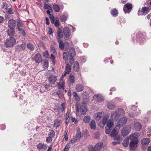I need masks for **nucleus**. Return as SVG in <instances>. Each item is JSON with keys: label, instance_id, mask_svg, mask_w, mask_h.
I'll list each match as a JSON object with an SVG mask.
<instances>
[{"label": "nucleus", "instance_id": "obj_23", "mask_svg": "<svg viewBox=\"0 0 151 151\" xmlns=\"http://www.w3.org/2000/svg\"><path fill=\"white\" fill-rule=\"evenodd\" d=\"M43 67L44 68H47L48 66V61L46 59L42 60L41 62Z\"/></svg>", "mask_w": 151, "mask_h": 151}, {"label": "nucleus", "instance_id": "obj_4", "mask_svg": "<svg viewBox=\"0 0 151 151\" xmlns=\"http://www.w3.org/2000/svg\"><path fill=\"white\" fill-rule=\"evenodd\" d=\"M131 127L130 126L127 125L123 127L122 130V135L123 136H126L128 135L130 132L131 130Z\"/></svg>", "mask_w": 151, "mask_h": 151}, {"label": "nucleus", "instance_id": "obj_14", "mask_svg": "<svg viewBox=\"0 0 151 151\" xmlns=\"http://www.w3.org/2000/svg\"><path fill=\"white\" fill-rule=\"evenodd\" d=\"M57 80V77L54 75H50L48 78V82L51 84H54Z\"/></svg>", "mask_w": 151, "mask_h": 151}, {"label": "nucleus", "instance_id": "obj_54", "mask_svg": "<svg viewBox=\"0 0 151 151\" xmlns=\"http://www.w3.org/2000/svg\"><path fill=\"white\" fill-rule=\"evenodd\" d=\"M44 8L45 9H48L49 10L52 9V8L49 5L47 4H45L44 5Z\"/></svg>", "mask_w": 151, "mask_h": 151}, {"label": "nucleus", "instance_id": "obj_21", "mask_svg": "<svg viewBox=\"0 0 151 151\" xmlns=\"http://www.w3.org/2000/svg\"><path fill=\"white\" fill-rule=\"evenodd\" d=\"M93 98L95 100L100 102H101L104 100L103 97L101 95H94L93 96Z\"/></svg>", "mask_w": 151, "mask_h": 151}, {"label": "nucleus", "instance_id": "obj_22", "mask_svg": "<svg viewBox=\"0 0 151 151\" xmlns=\"http://www.w3.org/2000/svg\"><path fill=\"white\" fill-rule=\"evenodd\" d=\"M83 88V86L82 85L78 84L76 86L75 89L77 92H78L82 91Z\"/></svg>", "mask_w": 151, "mask_h": 151}, {"label": "nucleus", "instance_id": "obj_40", "mask_svg": "<svg viewBox=\"0 0 151 151\" xmlns=\"http://www.w3.org/2000/svg\"><path fill=\"white\" fill-rule=\"evenodd\" d=\"M115 139L116 140V141L118 142V143H120L122 141V138L121 137L118 135L115 137Z\"/></svg>", "mask_w": 151, "mask_h": 151}, {"label": "nucleus", "instance_id": "obj_39", "mask_svg": "<svg viewBox=\"0 0 151 151\" xmlns=\"http://www.w3.org/2000/svg\"><path fill=\"white\" fill-rule=\"evenodd\" d=\"M90 117L88 116H86L84 117L83 121L85 123H88L90 121Z\"/></svg>", "mask_w": 151, "mask_h": 151}, {"label": "nucleus", "instance_id": "obj_47", "mask_svg": "<svg viewBox=\"0 0 151 151\" xmlns=\"http://www.w3.org/2000/svg\"><path fill=\"white\" fill-rule=\"evenodd\" d=\"M89 151H96L94 147L92 145H90L88 146Z\"/></svg>", "mask_w": 151, "mask_h": 151}, {"label": "nucleus", "instance_id": "obj_31", "mask_svg": "<svg viewBox=\"0 0 151 151\" xmlns=\"http://www.w3.org/2000/svg\"><path fill=\"white\" fill-rule=\"evenodd\" d=\"M102 144L99 143H97L94 146V148L96 151H98L101 148Z\"/></svg>", "mask_w": 151, "mask_h": 151}, {"label": "nucleus", "instance_id": "obj_17", "mask_svg": "<svg viewBox=\"0 0 151 151\" xmlns=\"http://www.w3.org/2000/svg\"><path fill=\"white\" fill-rule=\"evenodd\" d=\"M34 60L37 63H39L42 60L41 55L39 54H36L35 56Z\"/></svg>", "mask_w": 151, "mask_h": 151}, {"label": "nucleus", "instance_id": "obj_1", "mask_svg": "<svg viewBox=\"0 0 151 151\" xmlns=\"http://www.w3.org/2000/svg\"><path fill=\"white\" fill-rule=\"evenodd\" d=\"M76 55L75 49L73 47H70L67 52H64L63 54V57L65 63H67L68 60L69 62L72 65L74 63L73 57Z\"/></svg>", "mask_w": 151, "mask_h": 151}, {"label": "nucleus", "instance_id": "obj_3", "mask_svg": "<svg viewBox=\"0 0 151 151\" xmlns=\"http://www.w3.org/2000/svg\"><path fill=\"white\" fill-rule=\"evenodd\" d=\"M16 40L14 38L12 37L7 38L5 43V46L7 48H10L13 47L15 44Z\"/></svg>", "mask_w": 151, "mask_h": 151}, {"label": "nucleus", "instance_id": "obj_64", "mask_svg": "<svg viewBox=\"0 0 151 151\" xmlns=\"http://www.w3.org/2000/svg\"><path fill=\"white\" fill-rule=\"evenodd\" d=\"M70 143H68L66 144V145H65V147L66 148H67L68 149H69L70 148Z\"/></svg>", "mask_w": 151, "mask_h": 151}, {"label": "nucleus", "instance_id": "obj_44", "mask_svg": "<svg viewBox=\"0 0 151 151\" xmlns=\"http://www.w3.org/2000/svg\"><path fill=\"white\" fill-rule=\"evenodd\" d=\"M100 132L99 131L95 132L94 134V137L95 138L98 139L100 137Z\"/></svg>", "mask_w": 151, "mask_h": 151}, {"label": "nucleus", "instance_id": "obj_15", "mask_svg": "<svg viewBox=\"0 0 151 151\" xmlns=\"http://www.w3.org/2000/svg\"><path fill=\"white\" fill-rule=\"evenodd\" d=\"M16 23V21L13 19L9 20L8 23V27L10 28H14Z\"/></svg>", "mask_w": 151, "mask_h": 151}, {"label": "nucleus", "instance_id": "obj_38", "mask_svg": "<svg viewBox=\"0 0 151 151\" xmlns=\"http://www.w3.org/2000/svg\"><path fill=\"white\" fill-rule=\"evenodd\" d=\"M53 8L55 11L56 12H58L60 11V8L59 6L57 4H54L53 5Z\"/></svg>", "mask_w": 151, "mask_h": 151}, {"label": "nucleus", "instance_id": "obj_24", "mask_svg": "<svg viewBox=\"0 0 151 151\" xmlns=\"http://www.w3.org/2000/svg\"><path fill=\"white\" fill-rule=\"evenodd\" d=\"M150 142L149 139L147 138H143L141 140V143L142 145H147Z\"/></svg>", "mask_w": 151, "mask_h": 151}, {"label": "nucleus", "instance_id": "obj_13", "mask_svg": "<svg viewBox=\"0 0 151 151\" xmlns=\"http://www.w3.org/2000/svg\"><path fill=\"white\" fill-rule=\"evenodd\" d=\"M133 128L137 131H139L142 129V125L139 122H135L133 124Z\"/></svg>", "mask_w": 151, "mask_h": 151}, {"label": "nucleus", "instance_id": "obj_60", "mask_svg": "<svg viewBox=\"0 0 151 151\" xmlns=\"http://www.w3.org/2000/svg\"><path fill=\"white\" fill-rule=\"evenodd\" d=\"M65 104L64 103H63L61 104V110L62 111H63L65 109L64 107H65Z\"/></svg>", "mask_w": 151, "mask_h": 151}, {"label": "nucleus", "instance_id": "obj_34", "mask_svg": "<svg viewBox=\"0 0 151 151\" xmlns=\"http://www.w3.org/2000/svg\"><path fill=\"white\" fill-rule=\"evenodd\" d=\"M58 37H63V34L62 30L60 28H58L57 30Z\"/></svg>", "mask_w": 151, "mask_h": 151}, {"label": "nucleus", "instance_id": "obj_45", "mask_svg": "<svg viewBox=\"0 0 151 151\" xmlns=\"http://www.w3.org/2000/svg\"><path fill=\"white\" fill-rule=\"evenodd\" d=\"M17 26L18 30H20V28H22L23 25L19 21L17 22Z\"/></svg>", "mask_w": 151, "mask_h": 151}, {"label": "nucleus", "instance_id": "obj_2", "mask_svg": "<svg viewBox=\"0 0 151 151\" xmlns=\"http://www.w3.org/2000/svg\"><path fill=\"white\" fill-rule=\"evenodd\" d=\"M124 110L121 108L116 109L115 112H113L111 114V117L113 119H116L121 116L123 115L124 114Z\"/></svg>", "mask_w": 151, "mask_h": 151}, {"label": "nucleus", "instance_id": "obj_11", "mask_svg": "<svg viewBox=\"0 0 151 151\" xmlns=\"http://www.w3.org/2000/svg\"><path fill=\"white\" fill-rule=\"evenodd\" d=\"M140 135L139 133L135 132L132 133L129 135V138L130 140H137V141H138L137 138Z\"/></svg>", "mask_w": 151, "mask_h": 151}, {"label": "nucleus", "instance_id": "obj_36", "mask_svg": "<svg viewBox=\"0 0 151 151\" xmlns=\"http://www.w3.org/2000/svg\"><path fill=\"white\" fill-rule=\"evenodd\" d=\"M107 106L108 108L111 110L114 109L116 108L115 105L111 103H108Z\"/></svg>", "mask_w": 151, "mask_h": 151}, {"label": "nucleus", "instance_id": "obj_9", "mask_svg": "<svg viewBox=\"0 0 151 151\" xmlns=\"http://www.w3.org/2000/svg\"><path fill=\"white\" fill-rule=\"evenodd\" d=\"M37 147L40 151H44L47 148V145L46 144L40 143L37 145Z\"/></svg>", "mask_w": 151, "mask_h": 151}, {"label": "nucleus", "instance_id": "obj_58", "mask_svg": "<svg viewBox=\"0 0 151 151\" xmlns=\"http://www.w3.org/2000/svg\"><path fill=\"white\" fill-rule=\"evenodd\" d=\"M69 112L68 111L67 112V113H66L65 116V119L66 120H67V119H68L69 117Z\"/></svg>", "mask_w": 151, "mask_h": 151}, {"label": "nucleus", "instance_id": "obj_50", "mask_svg": "<svg viewBox=\"0 0 151 151\" xmlns=\"http://www.w3.org/2000/svg\"><path fill=\"white\" fill-rule=\"evenodd\" d=\"M56 94L60 98H61L62 96V93L61 91L59 90L56 93Z\"/></svg>", "mask_w": 151, "mask_h": 151}, {"label": "nucleus", "instance_id": "obj_10", "mask_svg": "<svg viewBox=\"0 0 151 151\" xmlns=\"http://www.w3.org/2000/svg\"><path fill=\"white\" fill-rule=\"evenodd\" d=\"M63 32L64 35L67 38L66 39H68L70 35V32L69 29L67 27H64L63 28Z\"/></svg>", "mask_w": 151, "mask_h": 151}, {"label": "nucleus", "instance_id": "obj_51", "mask_svg": "<svg viewBox=\"0 0 151 151\" xmlns=\"http://www.w3.org/2000/svg\"><path fill=\"white\" fill-rule=\"evenodd\" d=\"M78 140H79L77 138H76L75 136L71 139V143L73 144L75 143Z\"/></svg>", "mask_w": 151, "mask_h": 151}, {"label": "nucleus", "instance_id": "obj_32", "mask_svg": "<svg viewBox=\"0 0 151 151\" xmlns=\"http://www.w3.org/2000/svg\"><path fill=\"white\" fill-rule=\"evenodd\" d=\"M129 139H126L124 140L122 142V145L124 147H127L129 145Z\"/></svg>", "mask_w": 151, "mask_h": 151}, {"label": "nucleus", "instance_id": "obj_56", "mask_svg": "<svg viewBox=\"0 0 151 151\" xmlns=\"http://www.w3.org/2000/svg\"><path fill=\"white\" fill-rule=\"evenodd\" d=\"M7 13L9 14H13L14 13L12 8H10L9 9Z\"/></svg>", "mask_w": 151, "mask_h": 151}, {"label": "nucleus", "instance_id": "obj_33", "mask_svg": "<svg viewBox=\"0 0 151 151\" xmlns=\"http://www.w3.org/2000/svg\"><path fill=\"white\" fill-rule=\"evenodd\" d=\"M65 71H67L68 73H69L70 72L71 67L70 65H69V63H67L65 66Z\"/></svg>", "mask_w": 151, "mask_h": 151}, {"label": "nucleus", "instance_id": "obj_42", "mask_svg": "<svg viewBox=\"0 0 151 151\" xmlns=\"http://www.w3.org/2000/svg\"><path fill=\"white\" fill-rule=\"evenodd\" d=\"M113 125V122H108L106 124V127L109 128H112Z\"/></svg>", "mask_w": 151, "mask_h": 151}, {"label": "nucleus", "instance_id": "obj_53", "mask_svg": "<svg viewBox=\"0 0 151 151\" xmlns=\"http://www.w3.org/2000/svg\"><path fill=\"white\" fill-rule=\"evenodd\" d=\"M52 137L49 136L46 138V141L48 143H50L52 141Z\"/></svg>", "mask_w": 151, "mask_h": 151}, {"label": "nucleus", "instance_id": "obj_48", "mask_svg": "<svg viewBox=\"0 0 151 151\" xmlns=\"http://www.w3.org/2000/svg\"><path fill=\"white\" fill-rule=\"evenodd\" d=\"M112 129L111 128H109L106 127L105 128V133L107 134H109L111 130Z\"/></svg>", "mask_w": 151, "mask_h": 151}, {"label": "nucleus", "instance_id": "obj_5", "mask_svg": "<svg viewBox=\"0 0 151 151\" xmlns=\"http://www.w3.org/2000/svg\"><path fill=\"white\" fill-rule=\"evenodd\" d=\"M127 121V119L126 117H123L121 118L118 121L117 126L119 128L122 127L124 124H126Z\"/></svg>", "mask_w": 151, "mask_h": 151}, {"label": "nucleus", "instance_id": "obj_46", "mask_svg": "<svg viewBox=\"0 0 151 151\" xmlns=\"http://www.w3.org/2000/svg\"><path fill=\"white\" fill-rule=\"evenodd\" d=\"M70 82L72 83H74V76L72 74H70L69 76Z\"/></svg>", "mask_w": 151, "mask_h": 151}, {"label": "nucleus", "instance_id": "obj_18", "mask_svg": "<svg viewBox=\"0 0 151 151\" xmlns=\"http://www.w3.org/2000/svg\"><path fill=\"white\" fill-rule=\"evenodd\" d=\"M117 127H118L116 126L111 132L110 135L111 137H114L118 134L119 130L117 129Z\"/></svg>", "mask_w": 151, "mask_h": 151}, {"label": "nucleus", "instance_id": "obj_35", "mask_svg": "<svg viewBox=\"0 0 151 151\" xmlns=\"http://www.w3.org/2000/svg\"><path fill=\"white\" fill-rule=\"evenodd\" d=\"M68 15L67 14H63L60 17V20L62 22H65L67 18Z\"/></svg>", "mask_w": 151, "mask_h": 151}, {"label": "nucleus", "instance_id": "obj_7", "mask_svg": "<svg viewBox=\"0 0 151 151\" xmlns=\"http://www.w3.org/2000/svg\"><path fill=\"white\" fill-rule=\"evenodd\" d=\"M132 9V4L128 3L124 6L123 10L125 13H129Z\"/></svg>", "mask_w": 151, "mask_h": 151}, {"label": "nucleus", "instance_id": "obj_8", "mask_svg": "<svg viewBox=\"0 0 151 151\" xmlns=\"http://www.w3.org/2000/svg\"><path fill=\"white\" fill-rule=\"evenodd\" d=\"M149 7L146 6H144L142 7V10L139 11L138 14L139 15H145L147 14L149 11Z\"/></svg>", "mask_w": 151, "mask_h": 151}, {"label": "nucleus", "instance_id": "obj_19", "mask_svg": "<svg viewBox=\"0 0 151 151\" xmlns=\"http://www.w3.org/2000/svg\"><path fill=\"white\" fill-rule=\"evenodd\" d=\"M104 114V113L103 112L96 113L95 114L94 117L96 120L99 121L101 118Z\"/></svg>", "mask_w": 151, "mask_h": 151}, {"label": "nucleus", "instance_id": "obj_37", "mask_svg": "<svg viewBox=\"0 0 151 151\" xmlns=\"http://www.w3.org/2000/svg\"><path fill=\"white\" fill-rule=\"evenodd\" d=\"M43 86V87H42V88H45L47 91L50 90L52 88V86L49 84L48 85L44 84Z\"/></svg>", "mask_w": 151, "mask_h": 151}, {"label": "nucleus", "instance_id": "obj_63", "mask_svg": "<svg viewBox=\"0 0 151 151\" xmlns=\"http://www.w3.org/2000/svg\"><path fill=\"white\" fill-rule=\"evenodd\" d=\"M107 121V119L106 118L104 117L102 119V122L104 124L106 123Z\"/></svg>", "mask_w": 151, "mask_h": 151}, {"label": "nucleus", "instance_id": "obj_6", "mask_svg": "<svg viewBox=\"0 0 151 151\" xmlns=\"http://www.w3.org/2000/svg\"><path fill=\"white\" fill-rule=\"evenodd\" d=\"M131 141L129 143V148L131 150H134L136 147V145L138 143V141L137 140H131Z\"/></svg>", "mask_w": 151, "mask_h": 151}, {"label": "nucleus", "instance_id": "obj_28", "mask_svg": "<svg viewBox=\"0 0 151 151\" xmlns=\"http://www.w3.org/2000/svg\"><path fill=\"white\" fill-rule=\"evenodd\" d=\"M73 69L74 70L77 72L79 71V65L78 62L76 61L74 63Z\"/></svg>", "mask_w": 151, "mask_h": 151}, {"label": "nucleus", "instance_id": "obj_27", "mask_svg": "<svg viewBox=\"0 0 151 151\" xmlns=\"http://www.w3.org/2000/svg\"><path fill=\"white\" fill-rule=\"evenodd\" d=\"M64 83L63 81H61L58 84V87L59 89L64 90Z\"/></svg>", "mask_w": 151, "mask_h": 151}, {"label": "nucleus", "instance_id": "obj_57", "mask_svg": "<svg viewBox=\"0 0 151 151\" xmlns=\"http://www.w3.org/2000/svg\"><path fill=\"white\" fill-rule=\"evenodd\" d=\"M59 25V21L58 20H56L55 22L54 25L56 27H58Z\"/></svg>", "mask_w": 151, "mask_h": 151}, {"label": "nucleus", "instance_id": "obj_62", "mask_svg": "<svg viewBox=\"0 0 151 151\" xmlns=\"http://www.w3.org/2000/svg\"><path fill=\"white\" fill-rule=\"evenodd\" d=\"M43 54L44 57L47 58L48 55V52L47 51H46L45 52L43 53Z\"/></svg>", "mask_w": 151, "mask_h": 151}, {"label": "nucleus", "instance_id": "obj_59", "mask_svg": "<svg viewBox=\"0 0 151 151\" xmlns=\"http://www.w3.org/2000/svg\"><path fill=\"white\" fill-rule=\"evenodd\" d=\"M50 59L52 60V62L54 63V60L55 59L54 55L52 54H51L50 56Z\"/></svg>", "mask_w": 151, "mask_h": 151}, {"label": "nucleus", "instance_id": "obj_29", "mask_svg": "<svg viewBox=\"0 0 151 151\" xmlns=\"http://www.w3.org/2000/svg\"><path fill=\"white\" fill-rule=\"evenodd\" d=\"M75 137L79 139H80L81 137V134L80 131V129L79 128L77 129L76 134Z\"/></svg>", "mask_w": 151, "mask_h": 151}, {"label": "nucleus", "instance_id": "obj_16", "mask_svg": "<svg viewBox=\"0 0 151 151\" xmlns=\"http://www.w3.org/2000/svg\"><path fill=\"white\" fill-rule=\"evenodd\" d=\"M26 47V44L23 43L20 45L17 46L16 47V50L18 51H22L25 49Z\"/></svg>", "mask_w": 151, "mask_h": 151}, {"label": "nucleus", "instance_id": "obj_30", "mask_svg": "<svg viewBox=\"0 0 151 151\" xmlns=\"http://www.w3.org/2000/svg\"><path fill=\"white\" fill-rule=\"evenodd\" d=\"M110 13L113 16L116 17L118 12V11L115 9H114L111 10Z\"/></svg>", "mask_w": 151, "mask_h": 151}, {"label": "nucleus", "instance_id": "obj_12", "mask_svg": "<svg viewBox=\"0 0 151 151\" xmlns=\"http://www.w3.org/2000/svg\"><path fill=\"white\" fill-rule=\"evenodd\" d=\"M80 110L82 115L84 114L87 111V109L86 103H82V105L80 106Z\"/></svg>", "mask_w": 151, "mask_h": 151}, {"label": "nucleus", "instance_id": "obj_52", "mask_svg": "<svg viewBox=\"0 0 151 151\" xmlns=\"http://www.w3.org/2000/svg\"><path fill=\"white\" fill-rule=\"evenodd\" d=\"M18 31H20L21 33H22L23 36H25L26 35V32H25L24 29L22 28H20V30H18Z\"/></svg>", "mask_w": 151, "mask_h": 151}, {"label": "nucleus", "instance_id": "obj_43", "mask_svg": "<svg viewBox=\"0 0 151 151\" xmlns=\"http://www.w3.org/2000/svg\"><path fill=\"white\" fill-rule=\"evenodd\" d=\"M55 132L53 130H51L48 134L49 136L52 137H54L55 136Z\"/></svg>", "mask_w": 151, "mask_h": 151}, {"label": "nucleus", "instance_id": "obj_25", "mask_svg": "<svg viewBox=\"0 0 151 151\" xmlns=\"http://www.w3.org/2000/svg\"><path fill=\"white\" fill-rule=\"evenodd\" d=\"M62 122V121L60 119H55L54 121V127H58Z\"/></svg>", "mask_w": 151, "mask_h": 151}, {"label": "nucleus", "instance_id": "obj_41", "mask_svg": "<svg viewBox=\"0 0 151 151\" xmlns=\"http://www.w3.org/2000/svg\"><path fill=\"white\" fill-rule=\"evenodd\" d=\"M96 124L94 120H92L90 123V126L91 128L93 129H94L96 128Z\"/></svg>", "mask_w": 151, "mask_h": 151}, {"label": "nucleus", "instance_id": "obj_49", "mask_svg": "<svg viewBox=\"0 0 151 151\" xmlns=\"http://www.w3.org/2000/svg\"><path fill=\"white\" fill-rule=\"evenodd\" d=\"M59 48L61 50H63L64 49V44L63 43V41L61 42H60L59 43Z\"/></svg>", "mask_w": 151, "mask_h": 151}, {"label": "nucleus", "instance_id": "obj_20", "mask_svg": "<svg viewBox=\"0 0 151 151\" xmlns=\"http://www.w3.org/2000/svg\"><path fill=\"white\" fill-rule=\"evenodd\" d=\"M7 33L8 35L12 37L15 34V31H14V29L9 28L8 29Z\"/></svg>", "mask_w": 151, "mask_h": 151}, {"label": "nucleus", "instance_id": "obj_55", "mask_svg": "<svg viewBox=\"0 0 151 151\" xmlns=\"http://www.w3.org/2000/svg\"><path fill=\"white\" fill-rule=\"evenodd\" d=\"M8 8L7 4L6 3L4 2L3 4L2 8L7 9Z\"/></svg>", "mask_w": 151, "mask_h": 151}, {"label": "nucleus", "instance_id": "obj_61", "mask_svg": "<svg viewBox=\"0 0 151 151\" xmlns=\"http://www.w3.org/2000/svg\"><path fill=\"white\" fill-rule=\"evenodd\" d=\"M84 95L85 96H86V97H84L85 99H88L89 98V95L88 94V93L85 92Z\"/></svg>", "mask_w": 151, "mask_h": 151}, {"label": "nucleus", "instance_id": "obj_26", "mask_svg": "<svg viewBox=\"0 0 151 151\" xmlns=\"http://www.w3.org/2000/svg\"><path fill=\"white\" fill-rule=\"evenodd\" d=\"M27 47L30 51H32L34 50L35 46L32 43L29 42L27 44Z\"/></svg>", "mask_w": 151, "mask_h": 151}]
</instances>
